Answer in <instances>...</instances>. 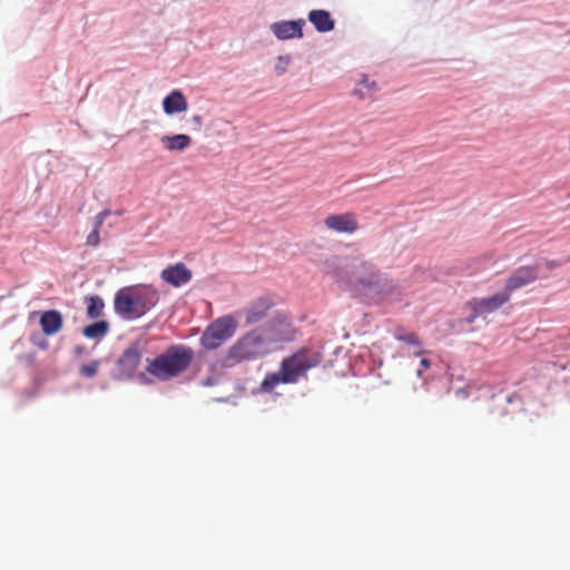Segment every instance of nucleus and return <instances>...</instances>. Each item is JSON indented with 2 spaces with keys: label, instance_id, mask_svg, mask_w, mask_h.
I'll return each instance as SVG.
<instances>
[{
  "label": "nucleus",
  "instance_id": "obj_21",
  "mask_svg": "<svg viewBox=\"0 0 570 570\" xmlns=\"http://www.w3.org/2000/svg\"><path fill=\"white\" fill-rule=\"evenodd\" d=\"M358 86H363L366 89V92H364L361 88L354 89V95L357 96L360 99H364L366 95L373 94L377 90L376 82L374 80H370L367 75H362L360 81L357 82Z\"/></svg>",
  "mask_w": 570,
  "mask_h": 570
},
{
  "label": "nucleus",
  "instance_id": "obj_1",
  "mask_svg": "<svg viewBox=\"0 0 570 570\" xmlns=\"http://www.w3.org/2000/svg\"><path fill=\"white\" fill-rule=\"evenodd\" d=\"M322 361L318 352L301 348L293 355L283 358L279 372L267 373L259 385L262 393H272L279 384H295L307 371L316 367Z\"/></svg>",
  "mask_w": 570,
  "mask_h": 570
},
{
  "label": "nucleus",
  "instance_id": "obj_17",
  "mask_svg": "<svg viewBox=\"0 0 570 570\" xmlns=\"http://www.w3.org/2000/svg\"><path fill=\"white\" fill-rule=\"evenodd\" d=\"M308 20L318 32H328L334 29L335 22L331 13L326 10H312L308 13Z\"/></svg>",
  "mask_w": 570,
  "mask_h": 570
},
{
  "label": "nucleus",
  "instance_id": "obj_8",
  "mask_svg": "<svg viewBox=\"0 0 570 570\" xmlns=\"http://www.w3.org/2000/svg\"><path fill=\"white\" fill-rule=\"evenodd\" d=\"M538 278V265L520 266L507 278L503 289L511 296L514 291L535 282Z\"/></svg>",
  "mask_w": 570,
  "mask_h": 570
},
{
  "label": "nucleus",
  "instance_id": "obj_14",
  "mask_svg": "<svg viewBox=\"0 0 570 570\" xmlns=\"http://www.w3.org/2000/svg\"><path fill=\"white\" fill-rule=\"evenodd\" d=\"M273 306V302L269 298L261 297L256 299L245 311V323L246 325H254L262 322L267 317L269 309Z\"/></svg>",
  "mask_w": 570,
  "mask_h": 570
},
{
  "label": "nucleus",
  "instance_id": "obj_20",
  "mask_svg": "<svg viewBox=\"0 0 570 570\" xmlns=\"http://www.w3.org/2000/svg\"><path fill=\"white\" fill-rule=\"evenodd\" d=\"M87 301V315L90 318H98L102 315L105 303L98 295H91L86 298Z\"/></svg>",
  "mask_w": 570,
  "mask_h": 570
},
{
  "label": "nucleus",
  "instance_id": "obj_13",
  "mask_svg": "<svg viewBox=\"0 0 570 570\" xmlns=\"http://www.w3.org/2000/svg\"><path fill=\"white\" fill-rule=\"evenodd\" d=\"M141 360V351L138 344L128 346L118 360L120 371L127 376H131L137 370Z\"/></svg>",
  "mask_w": 570,
  "mask_h": 570
},
{
  "label": "nucleus",
  "instance_id": "obj_5",
  "mask_svg": "<svg viewBox=\"0 0 570 570\" xmlns=\"http://www.w3.org/2000/svg\"><path fill=\"white\" fill-rule=\"evenodd\" d=\"M272 352L261 331L257 328L239 337L228 350L226 364L232 366L237 363L254 361Z\"/></svg>",
  "mask_w": 570,
  "mask_h": 570
},
{
  "label": "nucleus",
  "instance_id": "obj_27",
  "mask_svg": "<svg viewBox=\"0 0 570 570\" xmlns=\"http://www.w3.org/2000/svg\"><path fill=\"white\" fill-rule=\"evenodd\" d=\"M191 121H193V124H194V129H195V130H200L202 125H203V118H202V116H199V115H195V116H193Z\"/></svg>",
  "mask_w": 570,
  "mask_h": 570
},
{
  "label": "nucleus",
  "instance_id": "obj_9",
  "mask_svg": "<svg viewBox=\"0 0 570 570\" xmlns=\"http://www.w3.org/2000/svg\"><path fill=\"white\" fill-rule=\"evenodd\" d=\"M510 299L509 294L503 289L501 293H497L491 297L485 298H474L469 305L472 309V315L470 317V322L480 315L490 314L499 309L502 305H504Z\"/></svg>",
  "mask_w": 570,
  "mask_h": 570
},
{
  "label": "nucleus",
  "instance_id": "obj_28",
  "mask_svg": "<svg viewBox=\"0 0 570 570\" xmlns=\"http://www.w3.org/2000/svg\"><path fill=\"white\" fill-rule=\"evenodd\" d=\"M559 265H560V264H559L558 262H556V261H548V262H546V266H547V268H549V269L556 268V267H558Z\"/></svg>",
  "mask_w": 570,
  "mask_h": 570
},
{
  "label": "nucleus",
  "instance_id": "obj_24",
  "mask_svg": "<svg viewBox=\"0 0 570 570\" xmlns=\"http://www.w3.org/2000/svg\"><path fill=\"white\" fill-rule=\"evenodd\" d=\"M99 230L100 229L94 228L92 232L87 236L86 244L88 246L96 247L99 245V243H100Z\"/></svg>",
  "mask_w": 570,
  "mask_h": 570
},
{
  "label": "nucleus",
  "instance_id": "obj_3",
  "mask_svg": "<svg viewBox=\"0 0 570 570\" xmlns=\"http://www.w3.org/2000/svg\"><path fill=\"white\" fill-rule=\"evenodd\" d=\"M158 289L138 284L119 289L115 295V312L125 320H136L151 311L159 302Z\"/></svg>",
  "mask_w": 570,
  "mask_h": 570
},
{
  "label": "nucleus",
  "instance_id": "obj_4",
  "mask_svg": "<svg viewBox=\"0 0 570 570\" xmlns=\"http://www.w3.org/2000/svg\"><path fill=\"white\" fill-rule=\"evenodd\" d=\"M346 285L352 292L365 296L383 295L392 288L377 267L368 261H362L355 267Z\"/></svg>",
  "mask_w": 570,
  "mask_h": 570
},
{
  "label": "nucleus",
  "instance_id": "obj_16",
  "mask_svg": "<svg viewBox=\"0 0 570 570\" xmlns=\"http://www.w3.org/2000/svg\"><path fill=\"white\" fill-rule=\"evenodd\" d=\"M163 108L165 114L173 115L176 112L186 111L188 102L180 90H173L163 100Z\"/></svg>",
  "mask_w": 570,
  "mask_h": 570
},
{
  "label": "nucleus",
  "instance_id": "obj_19",
  "mask_svg": "<svg viewBox=\"0 0 570 570\" xmlns=\"http://www.w3.org/2000/svg\"><path fill=\"white\" fill-rule=\"evenodd\" d=\"M109 331V323L107 321H98L87 325L82 334L90 340L102 338Z\"/></svg>",
  "mask_w": 570,
  "mask_h": 570
},
{
  "label": "nucleus",
  "instance_id": "obj_29",
  "mask_svg": "<svg viewBox=\"0 0 570 570\" xmlns=\"http://www.w3.org/2000/svg\"><path fill=\"white\" fill-rule=\"evenodd\" d=\"M431 365L430 361L428 358H422L421 360V366H423L424 368H429Z\"/></svg>",
  "mask_w": 570,
  "mask_h": 570
},
{
  "label": "nucleus",
  "instance_id": "obj_2",
  "mask_svg": "<svg viewBox=\"0 0 570 570\" xmlns=\"http://www.w3.org/2000/svg\"><path fill=\"white\" fill-rule=\"evenodd\" d=\"M194 356V351L187 345H170L156 357L147 358L145 373L160 382L170 381L189 368Z\"/></svg>",
  "mask_w": 570,
  "mask_h": 570
},
{
  "label": "nucleus",
  "instance_id": "obj_26",
  "mask_svg": "<svg viewBox=\"0 0 570 570\" xmlns=\"http://www.w3.org/2000/svg\"><path fill=\"white\" fill-rule=\"evenodd\" d=\"M110 215V210L109 209H105L102 212H100L99 214H97V216L95 217V224H94V228L96 229H100L105 219Z\"/></svg>",
  "mask_w": 570,
  "mask_h": 570
},
{
  "label": "nucleus",
  "instance_id": "obj_18",
  "mask_svg": "<svg viewBox=\"0 0 570 570\" xmlns=\"http://www.w3.org/2000/svg\"><path fill=\"white\" fill-rule=\"evenodd\" d=\"M161 144L168 151H183L191 144V138L185 134L163 136Z\"/></svg>",
  "mask_w": 570,
  "mask_h": 570
},
{
  "label": "nucleus",
  "instance_id": "obj_23",
  "mask_svg": "<svg viewBox=\"0 0 570 570\" xmlns=\"http://www.w3.org/2000/svg\"><path fill=\"white\" fill-rule=\"evenodd\" d=\"M99 366L100 362L98 360H94L87 364H82L79 368V372L86 377H94L98 373Z\"/></svg>",
  "mask_w": 570,
  "mask_h": 570
},
{
  "label": "nucleus",
  "instance_id": "obj_25",
  "mask_svg": "<svg viewBox=\"0 0 570 570\" xmlns=\"http://www.w3.org/2000/svg\"><path fill=\"white\" fill-rule=\"evenodd\" d=\"M289 63V57H278V63L275 66V70L277 75H283L286 71V68Z\"/></svg>",
  "mask_w": 570,
  "mask_h": 570
},
{
  "label": "nucleus",
  "instance_id": "obj_10",
  "mask_svg": "<svg viewBox=\"0 0 570 570\" xmlns=\"http://www.w3.org/2000/svg\"><path fill=\"white\" fill-rule=\"evenodd\" d=\"M324 226L332 232L344 234H353L360 228L357 216L352 212L328 215L324 219Z\"/></svg>",
  "mask_w": 570,
  "mask_h": 570
},
{
  "label": "nucleus",
  "instance_id": "obj_12",
  "mask_svg": "<svg viewBox=\"0 0 570 570\" xmlns=\"http://www.w3.org/2000/svg\"><path fill=\"white\" fill-rule=\"evenodd\" d=\"M305 23L303 19L295 21H281L271 26L274 36L279 40H288L293 38H302V27Z\"/></svg>",
  "mask_w": 570,
  "mask_h": 570
},
{
  "label": "nucleus",
  "instance_id": "obj_7",
  "mask_svg": "<svg viewBox=\"0 0 570 570\" xmlns=\"http://www.w3.org/2000/svg\"><path fill=\"white\" fill-rule=\"evenodd\" d=\"M237 328L236 320L226 315L212 322L200 337V344L206 350H215L230 338Z\"/></svg>",
  "mask_w": 570,
  "mask_h": 570
},
{
  "label": "nucleus",
  "instance_id": "obj_30",
  "mask_svg": "<svg viewBox=\"0 0 570 570\" xmlns=\"http://www.w3.org/2000/svg\"><path fill=\"white\" fill-rule=\"evenodd\" d=\"M422 353H423V351H417V352L415 353V355H421Z\"/></svg>",
  "mask_w": 570,
  "mask_h": 570
},
{
  "label": "nucleus",
  "instance_id": "obj_22",
  "mask_svg": "<svg viewBox=\"0 0 570 570\" xmlns=\"http://www.w3.org/2000/svg\"><path fill=\"white\" fill-rule=\"evenodd\" d=\"M395 337H396V340L402 341L406 344L414 345L417 347L421 346V341H420L419 336L413 332H403V331L397 330Z\"/></svg>",
  "mask_w": 570,
  "mask_h": 570
},
{
  "label": "nucleus",
  "instance_id": "obj_15",
  "mask_svg": "<svg viewBox=\"0 0 570 570\" xmlns=\"http://www.w3.org/2000/svg\"><path fill=\"white\" fill-rule=\"evenodd\" d=\"M62 315L56 309L46 311L40 316V326L47 336L57 334L62 328Z\"/></svg>",
  "mask_w": 570,
  "mask_h": 570
},
{
  "label": "nucleus",
  "instance_id": "obj_11",
  "mask_svg": "<svg viewBox=\"0 0 570 570\" xmlns=\"http://www.w3.org/2000/svg\"><path fill=\"white\" fill-rule=\"evenodd\" d=\"M191 271L184 263H176L164 268L160 277L174 287H180L191 279Z\"/></svg>",
  "mask_w": 570,
  "mask_h": 570
},
{
  "label": "nucleus",
  "instance_id": "obj_6",
  "mask_svg": "<svg viewBox=\"0 0 570 570\" xmlns=\"http://www.w3.org/2000/svg\"><path fill=\"white\" fill-rule=\"evenodd\" d=\"M272 352L282 343L292 342L296 337V328L292 318L284 314H276L267 324L257 328Z\"/></svg>",
  "mask_w": 570,
  "mask_h": 570
}]
</instances>
